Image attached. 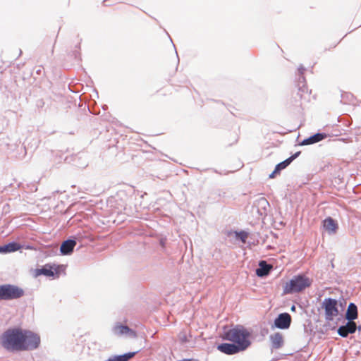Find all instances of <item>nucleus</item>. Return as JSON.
I'll return each mask as SVG.
<instances>
[{"mask_svg": "<svg viewBox=\"0 0 361 361\" xmlns=\"http://www.w3.org/2000/svg\"><path fill=\"white\" fill-rule=\"evenodd\" d=\"M1 345L10 351L32 350L39 347L40 337L38 334L20 328L7 329L0 337Z\"/></svg>", "mask_w": 361, "mask_h": 361, "instance_id": "1", "label": "nucleus"}, {"mask_svg": "<svg viewBox=\"0 0 361 361\" xmlns=\"http://www.w3.org/2000/svg\"><path fill=\"white\" fill-rule=\"evenodd\" d=\"M249 331L242 326H235V327L225 331L221 336L223 340L228 341L236 344L243 350H246L251 344Z\"/></svg>", "mask_w": 361, "mask_h": 361, "instance_id": "2", "label": "nucleus"}, {"mask_svg": "<svg viewBox=\"0 0 361 361\" xmlns=\"http://www.w3.org/2000/svg\"><path fill=\"white\" fill-rule=\"evenodd\" d=\"M312 284V280L304 275L295 276L290 281L286 283L283 286V293L289 294L298 293Z\"/></svg>", "mask_w": 361, "mask_h": 361, "instance_id": "3", "label": "nucleus"}, {"mask_svg": "<svg viewBox=\"0 0 361 361\" xmlns=\"http://www.w3.org/2000/svg\"><path fill=\"white\" fill-rule=\"evenodd\" d=\"M25 295L24 290L16 285H0V300H17Z\"/></svg>", "mask_w": 361, "mask_h": 361, "instance_id": "4", "label": "nucleus"}, {"mask_svg": "<svg viewBox=\"0 0 361 361\" xmlns=\"http://www.w3.org/2000/svg\"><path fill=\"white\" fill-rule=\"evenodd\" d=\"M310 92L308 90L304 77H302V81L299 82L298 88L293 96V103L295 105L301 106L304 102L310 100Z\"/></svg>", "mask_w": 361, "mask_h": 361, "instance_id": "5", "label": "nucleus"}, {"mask_svg": "<svg viewBox=\"0 0 361 361\" xmlns=\"http://www.w3.org/2000/svg\"><path fill=\"white\" fill-rule=\"evenodd\" d=\"M64 271L63 265H56L55 264H47L40 269H36L34 271L35 277L40 275H44L47 277L58 278L61 271Z\"/></svg>", "mask_w": 361, "mask_h": 361, "instance_id": "6", "label": "nucleus"}, {"mask_svg": "<svg viewBox=\"0 0 361 361\" xmlns=\"http://www.w3.org/2000/svg\"><path fill=\"white\" fill-rule=\"evenodd\" d=\"M322 307L324 309L326 320H332L338 314L337 301L334 299L325 298Z\"/></svg>", "mask_w": 361, "mask_h": 361, "instance_id": "7", "label": "nucleus"}, {"mask_svg": "<svg viewBox=\"0 0 361 361\" xmlns=\"http://www.w3.org/2000/svg\"><path fill=\"white\" fill-rule=\"evenodd\" d=\"M216 349L219 351H220L221 353L226 354V355H235L241 351H243V348H240L239 346H238L236 344H235L233 343H223L219 344L216 346Z\"/></svg>", "mask_w": 361, "mask_h": 361, "instance_id": "8", "label": "nucleus"}, {"mask_svg": "<svg viewBox=\"0 0 361 361\" xmlns=\"http://www.w3.org/2000/svg\"><path fill=\"white\" fill-rule=\"evenodd\" d=\"M291 323V317L288 313H281L274 321L275 326L281 329H288Z\"/></svg>", "mask_w": 361, "mask_h": 361, "instance_id": "9", "label": "nucleus"}, {"mask_svg": "<svg viewBox=\"0 0 361 361\" xmlns=\"http://www.w3.org/2000/svg\"><path fill=\"white\" fill-rule=\"evenodd\" d=\"M356 329V323L354 321H348L345 325L340 326V336L347 337L348 334L355 333Z\"/></svg>", "mask_w": 361, "mask_h": 361, "instance_id": "10", "label": "nucleus"}, {"mask_svg": "<svg viewBox=\"0 0 361 361\" xmlns=\"http://www.w3.org/2000/svg\"><path fill=\"white\" fill-rule=\"evenodd\" d=\"M76 245V242L73 240H67L62 243L60 250L63 255H69L71 254L75 246Z\"/></svg>", "mask_w": 361, "mask_h": 361, "instance_id": "11", "label": "nucleus"}, {"mask_svg": "<svg viewBox=\"0 0 361 361\" xmlns=\"http://www.w3.org/2000/svg\"><path fill=\"white\" fill-rule=\"evenodd\" d=\"M357 317L358 312L357 306L354 303H350L345 315V319L348 321H354Z\"/></svg>", "mask_w": 361, "mask_h": 361, "instance_id": "12", "label": "nucleus"}, {"mask_svg": "<svg viewBox=\"0 0 361 361\" xmlns=\"http://www.w3.org/2000/svg\"><path fill=\"white\" fill-rule=\"evenodd\" d=\"M259 268L256 270V274L258 276H264L269 274L272 269V266L267 264L265 261H261L259 264Z\"/></svg>", "mask_w": 361, "mask_h": 361, "instance_id": "13", "label": "nucleus"}, {"mask_svg": "<svg viewBox=\"0 0 361 361\" xmlns=\"http://www.w3.org/2000/svg\"><path fill=\"white\" fill-rule=\"evenodd\" d=\"M114 332L117 336H121L123 334H129L133 337L136 336V334L135 331L129 329L127 326L123 325H116L114 328Z\"/></svg>", "mask_w": 361, "mask_h": 361, "instance_id": "14", "label": "nucleus"}, {"mask_svg": "<svg viewBox=\"0 0 361 361\" xmlns=\"http://www.w3.org/2000/svg\"><path fill=\"white\" fill-rule=\"evenodd\" d=\"M324 228L329 233H335L337 228L336 223L330 217L326 219L323 222Z\"/></svg>", "mask_w": 361, "mask_h": 361, "instance_id": "15", "label": "nucleus"}, {"mask_svg": "<svg viewBox=\"0 0 361 361\" xmlns=\"http://www.w3.org/2000/svg\"><path fill=\"white\" fill-rule=\"evenodd\" d=\"M324 137H325V135L324 134L317 133L312 136H310V137H308L307 139H305L302 142V145H307L314 144V143H316L317 142L322 140Z\"/></svg>", "mask_w": 361, "mask_h": 361, "instance_id": "16", "label": "nucleus"}, {"mask_svg": "<svg viewBox=\"0 0 361 361\" xmlns=\"http://www.w3.org/2000/svg\"><path fill=\"white\" fill-rule=\"evenodd\" d=\"M271 341L272 343V346L274 348H280L283 343V336L279 333H276L275 334L271 336Z\"/></svg>", "mask_w": 361, "mask_h": 361, "instance_id": "17", "label": "nucleus"}, {"mask_svg": "<svg viewBox=\"0 0 361 361\" xmlns=\"http://www.w3.org/2000/svg\"><path fill=\"white\" fill-rule=\"evenodd\" d=\"M135 354V352L128 353L122 355L110 357L106 361H128L130 359L133 358Z\"/></svg>", "mask_w": 361, "mask_h": 361, "instance_id": "18", "label": "nucleus"}, {"mask_svg": "<svg viewBox=\"0 0 361 361\" xmlns=\"http://www.w3.org/2000/svg\"><path fill=\"white\" fill-rule=\"evenodd\" d=\"M2 252H15L19 250L21 248V245L17 243H11L1 247Z\"/></svg>", "mask_w": 361, "mask_h": 361, "instance_id": "19", "label": "nucleus"}, {"mask_svg": "<svg viewBox=\"0 0 361 361\" xmlns=\"http://www.w3.org/2000/svg\"><path fill=\"white\" fill-rule=\"evenodd\" d=\"M292 162V159H287L285 161L278 164L275 167V172H280L282 169L286 168Z\"/></svg>", "mask_w": 361, "mask_h": 361, "instance_id": "20", "label": "nucleus"}, {"mask_svg": "<svg viewBox=\"0 0 361 361\" xmlns=\"http://www.w3.org/2000/svg\"><path fill=\"white\" fill-rule=\"evenodd\" d=\"M236 235L242 240L243 243H245L248 236L247 233L245 231L236 233Z\"/></svg>", "mask_w": 361, "mask_h": 361, "instance_id": "21", "label": "nucleus"}, {"mask_svg": "<svg viewBox=\"0 0 361 361\" xmlns=\"http://www.w3.org/2000/svg\"><path fill=\"white\" fill-rule=\"evenodd\" d=\"M300 152L295 153V154L290 157L288 159H292V161L300 154Z\"/></svg>", "mask_w": 361, "mask_h": 361, "instance_id": "22", "label": "nucleus"}, {"mask_svg": "<svg viewBox=\"0 0 361 361\" xmlns=\"http://www.w3.org/2000/svg\"><path fill=\"white\" fill-rule=\"evenodd\" d=\"M276 173H279V172H275V170L269 175L270 178H275Z\"/></svg>", "mask_w": 361, "mask_h": 361, "instance_id": "23", "label": "nucleus"}, {"mask_svg": "<svg viewBox=\"0 0 361 361\" xmlns=\"http://www.w3.org/2000/svg\"><path fill=\"white\" fill-rule=\"evenodd\" d=\"M305 71V68H302V67H301V68H299V71H300V73L301 74H303V71Z\"/></svg>", "mask_w": 361, "mask_h": 361, "instance_id": "24", "label": "nucleus"}, {"mask_svg": "<svg viewBox=\"0 0 361 361\" xmlns=\"http://www.w3.org/2000/svg\"><path fill=\"white\" fill-rule=\"evenodd\" d=\"M291 310H292V311H295V306H293V307H291Z\"/></svg>", "mask_w": 361, "mask_h": 361, "instance_id": "25", "label": "nucleus"}, {"mask_svg": "<svg viewBox=\"0 0 361 361\" xmlns=\"http://www.w3.org/2000/svg\"><path fill=\"white\" fill-rule=\"evenodd\" d=\"M182 341H186V339H185V338H183Z\"/></svg>", "mask_w": 361, "mask_h": 361, "instance_id": "26", "label": "nucleus"}, {"mask_svg": "<svg viewBox=\"0 0 361 361\" xmlns=\"http://www.w3.org/2000/svg\"><path fill=\"white\" fill-rule=\"evenodd\" d=\"M182 341H186V339H185V338H183Z\"/></svg>", "mask_w": 361, "mask_h": 361, "instance_id": "27", "label": "nucleus"}, {"mask_svg": "<svg viewBox=\"0 0 361 361\" xmlns=\"http://www.w3.org/2000/svg\"><path fill=\"white\" fill-rule=\"evenodd\" d=\"M2 252V248L0 247V252Z\"/></svg>", "mask_w": 361, "mask_h": 361, "instance_id": "28", "label": "nucleus"}]
</instances>
